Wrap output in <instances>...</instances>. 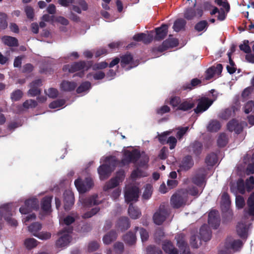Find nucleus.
I'll list each match as a JSON object with an SVG mask.
<instances>
[{
	"label": "nucleus",
	"instance_id": "f257e3e1",
	"mask_svg": "<svg viewBox=\"0 0 254 254\" xmlns=\"http://www.w3.org/2000/svg\"><path fill=\"white\" fill-rule=\"evenodd\" d=\"M140 157V152L137 149H134L131 151L125 150L123 152V158L119 162V164L121 167H124L130 163L135 164Z\"/></svg>",
	"mask_w": 254,
	"mask_h": 254
},
{
	"label": "nucleus",
	"instance_id": "f03ea898",
	"mask_svg": "<svg viewBox=\"0 0 254 254\" xmlns=\"http://www.w3.org/2000/svg\"><path fill=\"white\" fill-rule=\"evenodd\" d=\"M188 200L187 192L182 189L172 195L170 199V204L173 208L178 209L185 206Z\"/></svg>",
	"mask_w": 254,
	"mask_h": 254
},
{
	"label": "nucleus",
	"instance_id": "7ed1b4c3",
	"mask_svg": "<svg viewBox=\"0 0 254 254\" xmlns=\"http://www.w3.org/2000/svg\"><path fill=\"white\" fill-rule=\"evenodd\" d=\"M11 211V207L8 204H4L0 208V230L2 227V217L4 218L9 225L12 226L17 225V221L11 217L12 215Z\"/></svg>",
	"mask_w": 254,
	"mask_h": 254
},
{
	"label": "nucleus",
	"instance_id": "20e7f679",
	"mask_svg": "<svg viewBox=\"0 0 254 254\" xmlns=\"http://www.w3.org/2000/svg\"><path fill=\"white\" fill-rule=\"evenodd\" d=\"M169 210L164 204H161L158 210L154 214L153 219L154 223L161 225L169 216Z\"/></svg>",
	"mask_w": 254,
	"mask_h": 254
},
{
	"label": "nucleus",
	"instance_id": "39448f33",
	"mask_svg": "<svg viewBox=\"0 0 254 254\" xmlns=\"http://www.w3.org/2000/svg\"><path fill=\"white\" fill-rule=\"evenodd\" d=\"M74 184L79 193H85L93 187L94 183L91 178H86L84 180L80 178L76 179Z\"/></svg>",
	"mask_w": 254,
	"mask_h": 254
},
{
	"label": "nucleus",
	"instance_id": "423d86ee",
	"mask_svg": "<svg viewBox=\"0 0 254 254\" xmlns=\"http://www.w3.org/2000/svg\"><path fill=\"white\" fill-rule=\"evenodd\" d=\"M39 208V201L36 198H32L25 201L24 205L20 207L19 211L21 214H26L33 210Z\"/></svg>",
	"mask_w": 254,
	"mask_h": 254
},
{
	"label": "nucleus",
	"instance_id": "0eeeda50",
	"mask_svg": "<svg viewBox=\"0 0 254 254\" xmlns=\"http://www.w3.org/2000/svg\"><path fill=\"white\" fill-rule=\"evenodd\" d=\"M88 65H86V62L85 61H79L77 62H74L71 64H66L63 67V70L64 71H68L70 73H73L77 71L82 70L85 68L86 69L89 68L91 66V64L88 62Z\"/></svg>",
	"mask_w": 254,
	"mask_h": 254
},
{
	"label": "nucleus",
	"instance_id": "6e6552de",
	"mask_svg": "<svg viewBox=\"0 0 254 254\" xmlns=\"http://www.w3.org/2000/svg\"><path fill=\"white\" fill-rule=\"evenodd\" d=\"M196 3L194 4L193 7H190L186 9L184 12V17L188 20L193 19L194 17L200 18L203 14V11L201 7H198L194 8Z\"/></svg>",
	"mask_w": 254,
	"mask_h": 254
},
{
	"label": "nucleus",
	"instance_id": "1a4fd4ad",
	"mask_svg": "<svg viewBox=\"0 0 254 254\" xmlns=\"http://www.w3.org/2000/svg\"><path fill=\"white\" fill-rule=\"evenodd\" d=\"M179 44L178 39L176 38H168L163 41L162 44L158 47H154L152 49V51L159 52H164L170 48L177 47Z\"/></svg>",
	"mask_w": 254,
	"mask_h": 254
},
{
	"label": "nucleus",
	"instance_id": "9d476101",
	"mask_svg": "<svg viewBox=\"0 0 254 254\" xmlns=\"http://www.w3.org/2000/svg\"><path fill=\"white\" fill-rule=\"evenodd\" d=\"M207 172L203 168H199L191 178V180L193 184L198 187H201L205 182Z\"/></svg>",
	"mask_w": 254,
	"mask_h": 254
},
{
	"label": "nucleus",
	"instance_id": "9b49d317",
	"mask_svg": "<svg viewBox=\"0 0 254 254\" xmlns=\"http://www.w3.org/2000/svg\"><path fill=\"white\" fill-rule=\"evenodd\" d=\"M139 190L136 186L128 187L125 192V200L127 202L136 201L139 197Z\"/></svg>",
	"mask_w": 254,
	"mask_h": 254
},
{
	"label": "nucleus",
	"instance_id": "f8f14e48",
	"mask_svg": "<svg viewBox=\"0 0 254 254\" xmlns=\"http://www.w3.org/2000/svg\"><path fill=\"white\" fill-rule=\"evenodd\" d=\"M220 214L217 210H211L208 213V223L209 226L214 229H217L220 224Z\"/></svg>",
	"mask_w": 254,
	"mask_h": 254
},
{
	"label": "nucleus",
	"instance_id": "ddd939ff",
	"mask_svg": "<svg viewBox=\"0 0 254 254\" xmlns=\"http://www.w3.org/2000/svg\"><path fill=\"white\" fill-rule=\"evenodd\" d=\"M177 241V246L179 248L180 252H187L190 251L189 246L187 243L186 235L184 233H180L177 234L175 237Z\"/></svg>",
	"mask_w": 254,
	"mask_h": 254
},
{
	"label": "nucleus",
	"instance_id": "4468645a",
	"mask_svg": "<svg viewBox=\"0 0 254 254\" xmlns=\"http://www.w3.org/2000/svg\"><path fill=\"white\" fill-rule=\"evenodd\" d=\"M64 207L66 211L70 210L74 203L73 193L69 190H65L63 194Z\"/></svg>",
	"mask_w": 254,
	"mask_h": 254
},
{
	"label": "nucleus",
	"instance_id": "2eb2a0df",
	"mask_svg": "<svg viewBox=\"0 0 254 254\" xmlns=\"http://www.w3.org/2000/svg\"><path fill=\"white\" fill-rule=\"evenodd\" d=\"M213 101L208 98H203L198 100L196 108L194 109V112L198 114L206 111L212 105Z\"/></svg>",
	"mask_w": 254,
	"mask_h": 254
},
{
	"label": "nucleus",
	"instance_id": "dca6fc26",
	"mask_svg": "<svg viewBox=\"0 0 254 254\" xmlns=\"http://www.w3.org/2000/svg\"><path fill=\"white\" fill-rule=\"evenodd\" d=\"M243 246V243L240 240H234L232 237H228L224 244L225 249H232L234 251H237Z\"/></svg>",
	"mask_w": 254,
	"mask_h": 254
},
{
	"label": "nucleus",
	"instance_id": "f3484780",
	"mask_svg": "<svg viewBox=\"0 0 254 254\" xmlns=\"http://www.w3.org/2000/svg\"><path fill=\"white\" fill-rule=\"evenodd\" d=\"M112 170L110 165L103 164L98 168L100 179L102 180L107 179L111 175Z\"/></svg>",
	"mask_w": 254,
	"mask_h": 254
},
{
	"label": "nucleus",
	"instance_id": "a211bd4d",
	"mask_svg": "<svg viewBox=\"0 0 254 254\" xmlns=\"http://www.w3.org/2000/svg\"><path fill=\"white\" fill-rule=\"evenodd\" d=\"M69 234L67 232L63 233L62 234L58 233L59 235L62 236L56 241V246L57 248H62L69 244L71 241V237Z\"/></svg>",
	"mask_w": 254,
	"mask_h": 254
},
{
	"label": "nucleus",
	"instance_id": "6ab92c4d",
	"mask_svg": "<svg viewBox=\"0 0 254 254\" xmlns=\"http://www.w3.org/2000/svg\"><path fill=\"white\" fill-rule=\"evenodd\" d=\"M168 30V25L166 24H163L159 27L155 28L156 35L154 36V40L156 41H161L164 39L167 35Z\"/></svg>",
	"mask_w": 254,
	"mask_h": 254
},
{
	"label": "nucleus",
	"instance_id": "aec40b11",
	"mask_svg": "<svg viewBox=\"0 0 254 254\" xmlns=\"http://www.w3.org/2000/svg\"><path fill=\"white\" fill-rule=\"evenodd\" d=\"M133 40L136 42H142L145 44L150 43L153 39L152 34H146L143 33H140L135 34L132 38Z\"/></svg>",
	"mask_w": 254,
	"mask_h": 254
},
{
	"label": "nucleus",
	"instance_id": "412c9836",
	"mask_svg": "<svg viewBox=\"0 0 254 254\" xmlns=\"http://www.w3.org/2000/svg\"><path fill=\"white\" fill-rule=\"evenodd\" d=\"M227 129L230 131H234L237 134H240L243 129V127L238 121L233 119L229 121L227 125Z\"/></svg>",
	"mask_w": 254,
	"mask_h": 254
},
{
	"label": "nucleus",
	"instance_id": "4be33fe9",
	"mask_svg": "<svg viewBox=\"0 0 254 254\" xmlns=\"http://www.w3.org/2000/svg\"><path fill=\"white\" fill-rule=\"evenodd\" d=\"M199 235L203 241L207 242L211 238L212 232L207 225L204 224L200 228Z\"/></svg>",
	"mask_w": 254,
	"mask_h": 254
},
{
	"label": "nucleus",
	"instance_id": "5701e85b",
	"mask_svg": "<svg viewBox=\"0 0 254 254\" xmlns=\"http://www.w3.org/2000/svg\"><path fill=\"white\" fill-rule=\"evenodd\" d=\"M248 227L245 223H238L236 227L237 234L242 239H246L248 237Z\"/></svg>",
	"mask_w": 254,
	"mask_h": 254
},
{
	"label": "nucleus",
	"instance_id": "b1692460",
	"mask_svg": "<svg viewBox=\"0 0 254 254\" xmlns=\"http://www.w3.org/2000/svg\"><path fill=\"white\" fill-rule=\"evenodd\" d=\"M195 106L194 102L190 99H187L181 101V103L177 108V110L183 111H188L192 109Z\"/></svg>",
	"mask_w": 254,
	"mask_h": 254
},
{
	"label": "nucleus",
	"instance_id": "393cba45",
	"mask_svg": "<svg viewBox=\"0 0 254 254\" xmlns=\"http://www.w3.org/2000/svg\"><path fill=\"white\" fill-rule=\"evenodd\" d=\"M193 164L194 162L191 156L187 155L183 159L180 164V168L182 170L188 171L193 166Z\"/></svg>",
	"mask_w": 254,
	"mask_h": 254
},
{
	"label": "nucleus",
	"instance_id": "a878e982",
	"mask_svg": "<svg viewBox=\"0 0 254 254\" xmlns=\"http://www.w3.org/2000/svg\"><path fill=\"white\" fill-rule=\"evenodd\" d=\"M97 194H93L83 199L82 203L84 207H90L92 205H98L101 203L97 200Z\"/></svg>",
	"mask_w": 254,
	"mask_h": 254
},
{
	"label": "nucleus",
	"instance_id": "bb28decb",
	"mask_svg": "<svg viewBox=\"0 0 254 254\" xmlns=\"http://www.w3.org/2000/svg\"><path fill=\"white\" fill-rule=\"evenodd\" d=\"M75 221V219L72 216L68 215L65 217L64 219V223L67 225L66 227H64L62 231L59 232L60 234H62L63 233L67 232V233H71L73 231V228L69 226V225L73 223Z\"/></svg>",
	"mask_w": 254,
	"mask_h": 254
},
{
	"label": "nucleus",
	"instance_id": "cd10ccee",
	"mask_svg": "<svg viewBox=\"0 0 254 254\" xmlns=\"http://www.w3.org/2000/svg\"><path fill=\"white\" fill-rule=\"evenodd\" d=\"M162 249L168 254H179L177 249L175 248L171 241H167L163 242Z\"/></svg>",
	"mask_w": 254,
	"mask_h": 254
},
{
	"label": "nucleus",
	"instance_id": "c85d7f7f",
	"mask_svg": "<svg viewBox=\"0 0 254 254\" xmlns=\"http://www.w3.org/2000/svg\"><path fill=\"white\" fill-rule=\"evenodd\" d=\"M117 226L121 231H126L128 229L130 226L129 219L127 217H120L117 221Z\"/></svg>",
	"mask_w": 254,
	"mask_h": 254
},
{
	"label": "nucleus",
	"instance_id": "c756f323",
	"mask_svg": "<svg viewBox=\"0 0 254 254\" xmlns=\"http://www.w3.org/2000/svg\"><path fill=\"white\" fill-rule=\"evenodd\" d=\"M201 80L197 78H193L190 83H184L181 87L183 90H191L196 88L197 86L200 85Z\"/></svg>",
	"mask_w": 254,
	"mask_h": 254
},
{
	"label": "nucleus",
	"instance_id": "7c9ffc66",
	"mask_svg": "<svg viewBox=\"0 0 254 254\" xmlns=\"http://www.w3.org/2000/svg\"><path fill=\"white\" fill-rule=\"evenodd\" d=\"M2 43L10 47H18L19 45L18 40L10 36H4L1 38Z\"/></svg>",
	"mask_w": 254,
	"mask_h": 254
},
{
	"label": "nucleus",
	"instance_id": "2f4dec72",
	"mask_svg": "<svg viewBox=\"0 0 254 254\" xmlns=\"http://www.w3.org/2000/svg\"><path fill=\"white\" fill-rule=\"evenodd\" d=\"M77 86V84L73 81L64 80L61 83L60 87L62 90L66 92L73 91Z\"/></svg>",
	"mask_w": 254,
	"mask_h": 254
},
{
	"label": "nucleus",
	"instance_id": "473e14b6",
	"mask_svg": "<svg viewBox=\"0 0 254 254\" xmlns=\"http://www.w3.org/2000/svg\"><path fill=\"white\" fill-rule=\"evenodd\" d=\"M190 151H192L196 156L198 157L201 153L203 145L201 142L195 141L190 145Z\"/></svg>",
	"mask_w": 254,
	"mask_h": 254
},
{
	"label": "nucleus",
	"instance_id": "72a5a7b5",
	"mask_svg": "<svg viewBox=\"0 0 254 254\" xmlns=\"http://www.w3.org/2000/svg\"><path fill=\"white\" fill-rule=\"evenodd\" d=\"M222 217L223 223L230 222L233 219V213L230 208H222Z\"/></svg>",
	"mask_w": 254,
	"mask_h": 254
},
{
	"label": "nucleus",
	"instance_id": "f704fd0d",
	"mask_svg": "<svg viewBox=\"0 0 254 254\" xmlns=\"http://www.w3.org/2000/svg\"><path fill=\"white\" fill-rule=\"evenodd\" d=\"M52 196H46L41 201V209L45 212H49L51 208Z\"/></svg>",
	"mask_w": 254,
	"mask_h": 254
},
{
	"label": "nucleus",
	"instance_id": "c9c22d12",
	"mask_svg": "<svg viewBox=\"0 0 254 254\" xmlns=\"http://www.w3.org/2000/svg\"><path fill=\"white\" fill-rule=\"evenodd\" d=\"M117 237V234L114 230H111L106 234L103 238V243L106 245L110 244L116 240Z\"/></svg>",
	"mask_w": 254,
	"mask_h": 254
},
{
	"label": "nucleus",
	"instance_id": "e433bc0d",
	"mask_svg": "<svg viewBox=\"0 0 254 254\" xmlns=\"http://www.w3.org/2000/svg\"><path fill=\"white\" fill-rule=\"evenodd\" d=\"M128 213L129 216L133 219L138 218L141 215L139 209L137 207L133 206L132 203H130L129 205Z\"/></svg>",
	"mask_w": 254,
	"mask_h": 254
},
{
	"label": "nucleus",
	"instance_id": "4c0bfd02",
	"mask_svg": "<svg viewBox=\"0 0 254 254\" xmlns=\"http://www.w3.org/2000/svg\"><path fill=\"white\" fill-rule=\"evenodd\" d=\"M123 240L129 246L134 245L136 241L135 234L129 231L124 236Z\"/></svg>",
	"mask_w": 254,
	"mask_h": 254
},
{
	"label": "nucleus",
	"instance_id": "58836bf2",
	"mask_svg": "<svg viewBox=\"0 0 254 254\" xmlns=\"http://www.w3.org/2000/svg\"><path fill=\"white\" fill-rule=\"evenodd\" d=\"M121 65L122 67H125L127 65L129 64L133 60L132 55L129 52L120 56Z\"/></svg>",
	"mask_w": 254,
	"mask_h": 254
},
{
	"label": "nucleus",
	"instance_id": "ea45409f",
	"mask_svg": "<svg viewBox=\"0 0 254 254\" xmlns=\"http://www.w3.org/2000/svg\"><path fill=\"white\" fill-rule=\"evenodd\" d=\"M221 127V125L219 121L217 120H212L210 121L207 126V130L210 132H217Z\"/></svg>",
	"mask_w": 254,
	"mask_h": 254
},
{
	"label": "nucleus",
	"instance_id": "a19ab883",
	"mask_svg": "<svg viewBox=\"0 0 254 254\" xmlns=\"http://www.w3.org/2000/svg\"><path fill=\"white\" fill-rule=\"evenodd\" d=\"M231 200L227 192H224L221 196V207L222 208H230Z\"/></svg>",
	"mask_w": 254,
	"mask_h": 254
},
{
	"label": "nucleus",
	"instance_id": "79ce46f5",
	"mask_svg": "<svg viewBox=\"0 0 254 254\" xmlns=\"http://www.w3.org/2000/svg\"><path fill=\"white\" fill-rule=\"evenodd\" d=\"M186 25V21L183 18L177 19L173 25V29L176 32H179L185 29Z\"/></svg>",
	"mask_w": 254,
	"mask_h": 254
},
{
	"label": "nucleus",
	"instance_id": "37998d69",
	"mask_svg": "<svg viewBox=\"0 0 254 254\" xmlns=\"http://www.w3.org/2000/svg\"><path fill=\"white\" fill-rule=\"evenodd\" d=\"M217 161V155L212 152L208 154L206 158L205 162L208 166H214Z\"/></svg>",
	"mask_w": 254,
	"mask_h": 254
},
{
	"label": "nucleus",
	"instance_id": "c03bdc74",
	"mask_svg": "<svg viewBox=\"0 0 254 254\" xmlns=\"http://www.w3.org/2000/svg\"><path fill=\"white\" fill-rule=\"evenodd\" d=\"M228 142V138L225 133H221L217 139V145L219 147L225 146Z\"/></svg>",
	"mask_w": 254,
	"mask_h": 254
},
{
	"label": "nucleus",
	"instance_id": "a18cd8bd",
	"mask_svg": "<svg viewBox=\"0 0 254 254\" xmlns=\"http://www.w3.org/2000/svg\"><path fill=\"white\" fill-rule=\"evenodd\" d=\"M42 229V225L39 222H34L28 226V230L35 236Z\"/></svg>",
	"mask_w": 254,
	"mask_h": 254
},
{
	"label": "nucleus",
	"instance_id": "49530a36",
	"mask_svg": "<svg viewBox=\"0 0 254 254\" xmlns=\"http://www.w3.org/2000/svg\"><path fill=\"white\" fill-rule=\"evenodd\" d=\"M249 206V213L250 215L254 216V192H252L247 200Z\"/></svg>",
	"mask_w": 254,
	"mask_h": 254
},
{
	"label": "nucleus",
	"instance_id": "de8ad7c7",
	"mask_svg": "<svg viewBox=\"0 0 254 254\" xmlns=\"http://www.w3.org/2000/svg\"><path fill=\"white\" fill-rule=\"evenodd\" d=\"M208 26V23L206 20H201L194 26V29L197 32L206 31Z\"/></svg>",
	"mask_w": 254,
	"mask_h": 254
},
{
	"label": "nucleus",
	"instance_id": "09e8293b",
	"mask_svg": "<svg viewBox=\"0 0 254 254\" xmlns=\"http://www.w3.org/2000/svg\"><path fill=\"white\" fill-rule=\"evenodd\" d=\"M119 183L120 182L116 178H112L104 186V190L107 191L110 189H113L118 186Z\"/></svg>",
	"mask_w": 254,
	"mask_h": 254
},
{
	"label": "nucleus",
	"instance_id": "8fccbe9b",
	"mask_svg": "<svg viewBox=\"0 0 254 254\" xmlns=\"http://www.w3.org/2000/svg\"><path fill=\"white\" fill-rule=\"evenodd\" d=\"M91 87V84L89 81H85L82 82L79 87L76 89L77 93H81L89 90Z\"/></svg>",
	"mask_w": 254,
	"mask_h": 254
},
{
	"label": "nucleus",
	"instance_id": "3c124183",
	"mask_svg": "<svg viewBox=\"0 0 254 254\" xmlns=\"http://www.w3.org/2000/svg\"><path fill=\"white\" fill-rule=\"evenodd\" d=\"M37 242L34 238H27L24 241V245L28 249L31 250L37 246Z\"/></svg>",
	"mask_w": 254,
	"mask_h": 254
},
{
	"label": "nucleus",
	"instance_id": "603ef678",
	"mask_svg": "<svg viewBox=\"0 0 254 254\" xmlns=\"http://www.w3.org/2000/svg\"><path fill=\"white\" fill-rule=\"evenodd\" d=\"M134 230L136 231L139 230V233L141 241L142 242L146 241L149 238V234L147 230L143 228H139L138 227H135Z\"/></svg>",
	"mask_w": 254,
	"mask_h": 254
},
{
	"label": "nucleus",
	"instance_id": "864d4df0",
	"mask_svg": "<svg viewBox=\"0 0 254 254\" xmlns=\"http://www.w3.org/2000/svg\"><path fill=\"white\" fill-rule=\"evenodd\" d=\"M7 27V15L0 12V30H4Z\"/></svg>",
	"mask_w": 254,
	"mask_h": 254
},
{
	"label": "nucleus",
	"instance_id": "5fc2aeb1",
	"mask_svg": "<svg viewBox=\"0 0 254 254\" xmlns=\"http://www.w3.org/2000/svg\"><path fill=\"white\" fill-rule=\"evenodd\" d=\"M147 254H162L161 249L155 246L150 245L146 248Z\"/></svg>",
	"mask_w": 254,
	"mask_h": 254
},
{
	"label": "nucleus",
	"instance_id": "6e6d98bb",
	"mask_svg": "<svg viewBox=\"0 0 254 254\" xmlns=\"http://www.w3.org/2000/svg\"><path fill=\"white\" fill-rule=\"evenodd\" d=\"M152 187L151 185H146V188L142 194L143 198L145 199H148L151 196L152 193Z\"/></svg>",
	"mask_w": 254,
	"mask_h": 254
},
{
	"label": "nucleus",
	"instance_id": "4d7b16f0",
	"mask_svg": "<svg viewBox=\"0 0 254 254\" xmlns=\"http://www.w3.org/2000/svg\"><path fill=\"white\" fill-rule=\"evenodd\" d=\"M22 92L19 89H17L11 93L10 98L12 101H17L22 98Z\"/></svg>",
	"mask_w": 254,
	"mask_h": 254
},
{
	"label": "nucleus",
	"instance_id": "13d9d810",
	"mask_svg": "<svg viewBox=\"0 0 254 254\" xmlns=\"http://www.w3.org/2000/svg\"><path fill=\"white\" fill-rule=\"evenodd\" d=\"M187 192V198L188 199V195L190 194L191 196H197L199 194V192L197 187L195 186H192L189 187L187 189H184Z\"/></svg>",
	"mask_w": 254,
	"mask_h": 254
},
{
	"label": "nucleus",
	"instance_id": "bf43d9fd",
	"mask_svg": "<svg viewBox=\"0 0 254 254\" xmlns=\"http://www.w3.org/2000/svg\"><path fill=\"white\" fill-rule=\"evenodd\" d=\"M38 104L36 101L32 99L26 100L23 103V107L26 109L34 108L37 106Z\"/></svg>",
	"mask_w": 254,
	"mask_h": 254
},
{
	"label": "nucleus",
	"instance_id": "052dcab7",
	"mask_svg": "<svg viewBox=\"0 0 254 254\" xmlns=\"http://www.w3.org/2000/svg\"><path fill=\"white\" fill-rule=\"evenodd\" d=\"M170 133L169 131H165L158 135L157 138L161 144L163 145L167 144V135H168Z\"/></svg>",
	"mask_w": 254,
	"mask_h": 254
},
{
	"label": "nucleus",
	"instance_id": "680f3d73",
	"mask_svg": "<svg viewBox=\"0 0 254 254\" xmlns=\"http://www.w3.org/2000/svg\"><path fill=\"white\" fill-rule=\"evenodd\" d=\"M35 236L41 240H47L51 237V234L47 232H39Z\"/></svg>",
	"mask_w": 254,
	"mask_h": 254
},
{
	"label": "nucleus",
	"instance_id": "e2e57ef3",
	"mask_svg": "<svg viewBox=\"0 0 254 254\" xmlns=\"http://www.w3.org/2000/svg\"><path fill=\"white\" fill-rule=\"evenodd\" d=\"M240 49L247 54H249L251 52V49L249 45V41L245 40L243 44H241L239 46Z\"/></svg>",
	"mask_w": 254,
	"mask_h": 254
},
{
	"label": "nucleus",
	"instance_id": "0e129e2a",
	"mask_svg": "<svg viewBox=\"0 0 254 254\" xmlns=\"http://www.w3.org/2000/svg\"><path fill=\"white\" fill-rule=\"evenodd\" d=\"M215 66H212L208 68L206 72H205V78L206 80H209L211 79L214 75L215 74Z\"/></svg>",
	"mask_w": 254,
	"mask_h": 254
},
{
	"label": "nucleus",
	"instance_id": "69168bd1",
	"mask_svg": "<svg viewBox=\"0 0 254 254\" xmlns=\"http://www.w3.org/2000/svg\"><path fill=\"white\" fill-rule=\"evenodd\" d=\"M181 99L180 97L178 96H174L171 98L170 101V104L174 108H178L181 103Z\"/></svg>",
	"mask_w": 254,
	"mask_h": 254
},
{
	"label": "nucleus",
	"instance_id": "338daca9",
	"mask_svg": "<svg viewBox=\"0 0 254 254\" xmlns=\"http://www.w3.org/2000/svg\"><path fill=\"white\" fill-rule=\"evenodd\" d=\"M245 202L244 197L241 195H238L236 198V205L239 209H242L245 206Z\"/></svg>",
	"mask_w": 254,
	"mask_h": 254
},
{
	"label": "nucleus",
	"instance_id": "774afa93",
	"mask_svg": "<svg viewBox=\"0 0 254 254\" xmlns=\"http://www.w3.org/2000/svg\"><path fill=\"white\" fill-rule=\"evenodd\" d=\"M254 108V101H250L245 106L244 112L246 114H249L252 111Z\"/></svg>",
	"mask_w": 254,
	"mask_h": 254
}]
</instances>
